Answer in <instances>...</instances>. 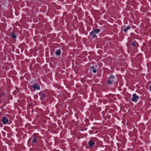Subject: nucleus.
Segmentation results:
<instances>
[{"mask_svg": "<svg viewBox=\"0 0 151 151\" xmlns=\"http://www.w3.org/2000/svg\"><path fill=\"white\" fill-rule=\"evenodd\" d=\"M130 28V27L129 26H128V27L127 28H126L124 30V32H126L127 31V30L129 29Z\"/></svg>", "mask_w": 151, "mask_h": 151, "instance_id": "obj_6", "label": "nucleus"}, {"mask_svg": "<svg viewBox=\"0 0 151 151\" xmlns=\"http://www.w3.org/2000/svg\"><path fill=\"white\" fill-rule=\"evenodd\" d=\"M2 95H4V93H1Z\"/></svg>", "mask_w": 151, "mask_h": 151, "instance_id": "obj_18", "label": "nucleus"}, {"mask_svg": "<svg viewBox=\"0 0 151 151\" xmlns=\"http://www.w3.org/2000/svg\"><path fill=\"white\" fill-rule=\"evenodd\" d=\"M36 88H37V90H39L40 89V88L39 86H37L36 87Z\"/></svg>", "mask_w": 151, "mask_h": 151, "instance_id": "obj_15", "label": "nucleus"}, {"mask_svg": "<svg viewBox=\"0 0 151 151\" xmlns=\"http://www.w3.org/2000/svg\"><path fill=\"white\" fill-rule=\"evenodd\" d=\"M12 37L14 39H15L16 37V36L15 33L14 32L11 33L10 34Z\"/></svg>", "mask_w": 151, "mask_h": 151, "instance_id": "obj_4", "label": "nucleus"}, {"mask_svg": "<svg viewBox=\"0 0 151 151\" xmlns=\"http://www.w3.org/2000/svg\"><path fill=\"white\" fill-rule=\"evenodd\" d=\"M150 90L151 91V85L150 86Z\"/></svg>", "mask_w": 151, "mask_h": 151, "instance_id": "obj_17", "label": "nucleus"}, {"mask_svg": "<svg viewBox=\"0 0 151 151\" xmlns=\"http://www.w3.org/2000/svg\"><path fill=\"white\" fill-rule=\"evenodd\" d=\"M139 97L136 96L135 94H134L132 95V101H134L137 102V99L139 98Z\"/></svg>", "mask_w": 151, "mask_h": 151, "instance_id": "obj_1", "label": "nucleus"}, {"mask_svg": "<svg viewBox=\"0 0 151 151\" xmlns=\"http://www.w3.org/2000/svg\"><path fill=\"white\" fill-rule=\"evenodd\" d=\"M91 70H93V72L94 73V67L93 66H91Z\"/></svg>", "mask_w": 151, "mask_h": 151, "instance_id": "obj_13", "label": "nucleus"}, {"mask_svg": "<svg viewBox=\"0 0 151 151\" xmlns=\"http://www.w3.org/2000/svg\"><path fill=\"white\" fill-rule=\"evenodd\" d=\"M88 144L89 146L91 147L93 146V145L94 144V142L90 141L88 142Z\"/></svg>", "mask_w": 151, "mask_h": 151, "instance_id": "obj_3", "label": "nucleus"}, {"mask_svg": "<svg viewBox=\"0 0 151 151\" xmlns=\"http://www.w3.org/2000/svg\"><path fill=\"white\" fill-rule=\"evenodd\" d=\"M100 29H95V33H98L100 32Z\"/></svg>", "mask_w": 151, "mask_h": 151, "instance_id": "obj_7", "label": "nucleus"}, {"mask_svg": "<svg viewBox=\"0 0 151 151\" xmlns=\"http://www.w3.org/2000/svg\"><path fill=\"white\" fill-rule=\"evenodd\" d=\"M37 142V139L35 137L34 139L32 141V143H34Z\"/></svg>", "mask_w": 151, "mask_h": 151, "instance_id": "obj_10", "label": "nucleus"}, {"mask_svg": "<svg viewBox=\"0 0 151 151\" xmlns=\"http://www.w3.org/2000/svg\"><path fill=\"white\" fill-rule=\"evenodd\" d=\"M9 121L8 119H6L5 117L4 116L2 120V122L4 124H6Z\"/></svg>", "mask_w": 151, "mask_h": 151, "instance_id": "obj_2", "label": "nucleus"}, {"mask_svg": "<svg viewBox=\"0 0 151 151\" xmlns=\"http://www.w3.org/2000/svg\"><path fill=\"white\" fill-rule=\"evenodd\" d=\"M32 137L31 138L29 139V140H30L31 139H32Z\"/></svg>", "mask_w": 151, "mask_h": 151, "instance_id": "obj_19", "label": "nucleus"}, {"mask_svg": "<svg viewBox=\"0 0 151 151\" xmlns=\"http://www.w3.org/2000/svg\"><path fill=\"white\" fill-rule=\"evenodd\" d=\"M132 46H135V44H134L133 42H132Z\"/></svg>", "mask_w": 151, "mask_h": 151, "instance_id": "obj_16", "label": "nucleus"}, {"mask_svg": "<svg viewBox=\"0 0 151 151\" xmlns=\"http://www.w3.org/2000/svg\"><path fill=\"white\" fill-rule=\"evenodd\" d=\"M91 35H93V37H94V31H93L91 32L90 33Z\"/></svg>", "mask_w": 151, "mask_h": 151, "instance_id": "obj_9", "label": "nucleus"}, {"mask_svg": "<svg viewBox=\"0 0 151 151\" xmlns=\"http://www.w3.org/2000/svg\"><path fill=\"white\" fill-rule=\"evenodd\" d=\"M37 86V84L36 83H35L34 85H33L32 86V87L34 89L36 88V87Z\"/></svg>", "mask_w": 151, "mask_h": 151, "instance_id": "obj_8", "label": "nucleus"}, {"mask_svg": "<svg viewBox=\"0 0 151 151\" xmlns=\"http://www.w3.org/2000/svg\"><path fill=\"white\" fill-rule=\"evenodd\" d=\"M110 78V79H113L114 78V76L113 75H111Z\"/></svg>", "mask_w": 151, "mask_h": 151, "instance_id": "obj_14", "label": "nucleus"}, {"mask_svg": "<svg viewBox=\"0 0 151 151\" xmlns=\"http://www.w3.org/2000/svg\"><path fill=\"white\" fill-rule=\"evenodd\" d=\"M60 51L59 50H58L55 52V53L56 55H60Z\"/></svg>", "mask_w": 151, "mask_h": 151, "instance_id": "obj_5", "label": "nucleus"}, {"mask_svg": "<svg viewBox=\"0 0 151 151\" xmlns=\"http://www.w3.org/2000/svg\"><path fill=\"white\" fill-rule=\"evenodd\" d=\"M45 96V94L43 93L42 94V96H41L42 98H44Z\"/></svg>", "mask_w": 151, "mask_h": 151, "instance_id": "obj_12", "label": "nucleus"}, {"mask_svg": "<svg viewBox=\"0 0 151 151\" xmlns=\"http://www.w3.org/2000/svg\"><path fill=\"white\" fill-rule=\"evenodd\" d=\"M95 73H96V70H95Z\"/></svg>", "mask_w": 151, "mask_h": 151, "instance_id": "obj_20", "label": "nucleus"}, {"mask_svg": "<svg viewBox=\"0 0 151 151\" xmlns=\"http://www.w3.org/2000/svg\"><path fill=\"white\" fill-rule=\"evenodd\" d=\"M107 83L111 85L112 84V81L111 80H109L108 81Z\"/></svg>", "mask_w": 151, "mask_h": 151, "instance_id": "obj_11", "label": "nucleus"}]
</instances>
